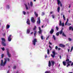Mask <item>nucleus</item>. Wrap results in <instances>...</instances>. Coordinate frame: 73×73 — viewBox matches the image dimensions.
Returning a JSON list of instances; mask_svg holds the SVG:
<instances>
[{"label":"nucleus","mask_w":73,"mask_h":73,"mask_svg":"<svg viewBox=\"0 0 73 73\" xmlns=\"http://www.w3.org/2000/svg\"><path fill=\"white\" fill-rule=\"evenodd\" d=\"M58 50H60L61 49V48H58Z\"/></svg>","instance_id":"obj_60"},{"label":"nucleus","mask_w":73,"mask_h":73,"mask_svg":"<svg viewBox=\"0 0 73 73\" xmlns=\"http://www.w3.org/2000/svg\"><path fill=\"white\" fill-rule=\"evenodd\" d=\"M59 34H60V33H59V32H57L56 33V36H59Z\"/></svg>","instance_id":"obj_32"},{"label":"nucleus","mask_w":73,"mask_h":73,"mask_svg":"<svg viewBox=\"0 0 73 73\" xmlns=\"http://www.w3.org/2000/svg\"><path fill=\"white\" fill-rule=\"evenodd\" d=\"M67 67H68V66H70V64L68 63H67Z\"/></svg>","instance_id":"obj_46"},{"label":"nucleus","mask_w":73,"mask_h":73,"mask_svg":"<svg viewBox=\"0 0 73 73\" xmlns=\"http://www.w3.org/2000/svg\"><path fill=\"white\" fill-rule=\"evenodd\" d=\"M51 63H52V66H54V61H51Z\"/></svg>","instance_id":"obj_17"},{"label":"nucleus","mask_w":73,"mask_h":73,"mask_svg":"<svg viewBox=\"0 0 73 73\" xmlns=\"http://www.w3.org/2000/svg\"><path fill=\"white\" fill-rule=\"evenodd\" d=\"M1 40H2L1 43L2 45L3 46H6V44L5 43V39L2 38H1Z\"/></svg>","instance_id":"obj_3"},{"label":"nucleus","mask_w":73,"mask_h":73,"mask_svg":"<svg viewBox=\"0 0 73 73\" xmlns=\"http://www.w3.org/2000/svg\"><path fill=\"white\" fill-rule=\"evenodd\" d=\"M63 19H64V20H66V18H65V16H64V15L63 16Z\"/></svg>","instance_id":"obj_34"},{"label":"nucleus","mask_w":73,"mask_h":73,"mask_svg":"<svg viewBox=\"0 0 73 73\" xmlns=\"http://www.w3.org/2000/svg\"><path fill=\"white\" fill-rule=\"evenodd\" d=\"M10 27V26L9 25H7L6 26V29H9Z\"/></svg>","instance_id":"obj_18"},{"label":"nucleus","mask_w":73,"mask_h":73,"mask_svg":"<svg viewBox=\"0 0 73 73\" xmlns=\"http://www.w3.org/2000/svg\"><path fill=\"white\" fill-rule=\"evenodd\" d=\"M6 8L7 9H10V6H9V5H7Z\"/></svg>","instance_id":"obj_21"},{"label":"nucleus","mask_w":73,"mask_h":73,"mask_svg":"<svg viewBox=\"0 0 73 73\" xmlns=\"http://www.w3.org/2000/svg\"><path fill=\"white\" fill-rule=\"evenodd\" d=\"M7 60L8 61H9V58H6L4 59V61L3 63V60H1V64H0V66H4L7 63Z\"/></svg>","instance_id":"obj_1"},{"label":"nucleus","mask_w":73,"mask_h":73,"mask_svg":"<svg viewBox=\"0 0 73 73\" xmlns=\"http://www.w3.org/2000/svg\"><path fill=\"white\" fill-rule=\"evenodd\" d=\"M68 7H69V8H70V7H71V4L69 5V6Z\"/></svg>","instance_id":"obj_55"},{"label":"nucleus","mask_w":73,"mask_h":73,"mask_svg":"<svg viewBox=\"0 0 73 73\" xmlns=\"http://www.w3.org/2000/svg\"><path fill=\"white\" fill-rule=\"evenodd\" d=\"M36 26H35L34 27L33 29V31H35L36 29Z\"/></svg>","instance_id":"obj_29"},{"label":"nucleus","mask_w":73,"mask_h":73,"mask_svg":"<svg viewBox=\"0 0 73 73\" xmlns=\"http://www.w3.org/2000/svg\"><path fill=\"white\" fill-rule=\"evenodd\" d=\"M52 53L53 55L51 54V56L53 57V58H54L55 56V55H56V52H55V51H52Z\"/></svg>","instance_id":"obj_6"},{"label":"nucleus","mask_w":73,"mask_h":73,"mask_svg":"<svg viewBox=\"0 0 73 73\" xmlns=\"http://www.w3.org/2000/svg\"><path fill=\"white\" fill-rule=\"evenodd\" d=\"M31 30L29 29H27V34H29L30 33Z\"/></svg>","instance_id":"obj_12"},{"label":"nucleus","mask_w":73,"mask_h":73,"mask_svg":"<svg viewBox=\"0 0 73 73\" xmlns=\"http://www.w3.org/2000/svg\"><path fill=\"white\" fill-rule=\"evenodd\" d=\"M53 37L54 38V40H56V37H55V36L54 35H53Z\"/></svg>","instance_id":"obj_36"},{"label":"nucleus","mask_w":73,"mask_h":73,"mask_svg":"<svg viewBox=\"0 0 73 73\" xmlns=\"http://www.w3.org/2000/svg\"><path fill=\"white\" fill-rule=\"evenodd\" d=\"M48 66L49 67H50V66H51V62L50 61H49Z\"/></svg>","instance_id":"obj_15"},{"label":"nucleus","mask_w":73,"mask_h":73,"mask_svg":"<svg viewBox=\"0 0 73 73\" xmlns=\"http://www.w3.org/2000/svg\"><path fill=\"white\" fill-rule=\"evenodd\" d=\"M39 31H41V28L40 27H39Z\"/></svg>","instance_id":"obj_57"},{"label":"nucleus","mask_w":73,"mask_h":73,"mask_svg":"<svg viewBox=\"0 0 73 73\" xmlns=\"http://www.w3.org/2000/svg\"><path fill=\"white\" fill-rule=\"evenodd\" d=\"M55 49H56V50H57V49H58V47L57 46H56L55 47Z\"/></svg>","instance_id":"obj_49"},{"label":"nucleus","mask_w":73,"mask_h":73,"mask_svg":"<svg viewBox=\"0 0 73 73\" xmlns=\"http://www.w3.org/2000/svg\"><path fill=\"white\" fill-rule=\"evenodd\" d=\"M49 46L50 48V50H52V47H51V46H50V45Z\"/></svg>","instance_id":"obj_42"},{"label":"nucleus","mask_w":73,"mask_h":73,"mask_svg":"<svg viewBox=\"0 0 73 73\" xmlns=\"http://www.w3.org/2000/svg\"><path fill=\"white\" fill-rule=\"evenodd\" d=\"M63 32V31L62 30H61L60 31L59 34L60 35H61V34H62V33Z\"/></svg>","instance_id":"obj_27"},{"label":"nucleus","mask_w":73,"mask_h":73,"mask_svg":"<svg viewBox=\"0 0 73 73\" xmlns=\"http://www.w3.org/2000/svg\"><path fill=\"white\" fill-rule=\"evenodd\" d=\"M36 33H37V32H36V31H34V35L35 37L36 36Z\"/></svg>","instance_id":"obj_26"},{"label":"nucleus","mask_w":73,"mask_h":73,"mask_svg":"<svg viewBox=\"0 0 73 73\" xmlns=\"http://www.w3.org/2000/svg\"><path fill=\"white\" fill-rule=\"evenodd\" d=\"M54 32V29H51V31H50V34H53Z\"/></svg>","instance_id":"obj_10"},{"label":"nucleus","mask_w":73,"mask_h":73,"mask_svg":"<svg viewBox=\"0 0 73 73\" xmlns=\"http://www.w3.org/2000/svg\"><path fill=\"white\" fill-rule=\"evenodd\" d=\"M37 19V24H38V25H40V24L41 23V20L40 19V17H38Z\"/></svg>","instance_id":"obj_4"},{"label":"nucleus","mask_w":73,"mask_h":73,"mask_svg":"<svg viewBox=\"0 0 73 73\" xmlns=\"http://www.w3.org/2000/svg\"><path fill=\"white\" fill-rule=\"evenodd\" d=\"M49 50L48 49H47V54H49Z\"/></svg>","instance_id":"obj_33"},{"label":"nucleus","mask_w":73,"mask_h":73,"mask_svg":"<svg viewBox=\"0 0 73 73\" xmlns=\"http://www.w3.org/2000/svg\"><path fill=\"white\" fill-rule=\"evenodd\" d=\"M25 5L27 10H28L29 9H30V6L29 3H28V4L27 3L25 4Z\"/></svg>","instance_id":"obj_2"},{"label":"nucleus","mask_w":73,"mask_h":73,"mask_svg":"<svg viewBox=\"0 0 73 73\" xmlns=\"http://www.w3.org/2000/svg\"><path fill=\"white\" fill-rule=\"evenodd\" d=\"M53 12V11H51L50 13V14H52Z\"/></svg>","instance_id":"obj_56"},{"label":"nucleus","mask_w":73,"mask_h":73,"mask_svg":"<svg viewBox=\"0 0 73 73\" xmlns=\"http://www.w3.org/2000/svg\"><path fill=\"white\" fill-rule=\"evenodd\" d=\"M68 41H72V39H71V38H68Z\"/></svg>","instance_id":"obj_40"},{"label":"nucleus","mask_w":73,"mask_h":73,"mask_svg":"<svg viewBox=\"0 0 73 73\" xmlns=\"http://www.w3.org/2000/svg\"><path fill=\"white\" fill-rule=\"evenodd\" d=\"M73 62L71 64V66H73Z\"/></svg>","instance_id":"obj_62"},{"label":"nucleus","mask_w":73,"mask_h":73,"mask_svg":"<svg viewBox=\"0 0 73 73\" xmlns=\"http://www.w3.org/2000/svg\"><path fill=\"white\" fill-rule=\"evenodd\" d=\"M7 55L8 56V57H10L11 56V54H10V53H9V51L8 50H7Z\"/></svg>","instance_id":"obj_13"},{"label":"nucleus","mask_w":73,"mask_h":73,"mask_svg":"<svg viewBox=\"0 0 73 73\" xmlns=\"http://www.w3.org/2000/svg\"><path fill=\"white\" fill-rule=\"evenodd\" d=\"M22 13H23V15H26V14H27L26 12H25V11H23L22 12Z\"/></svg>","instance_id":"obj_22"},{"label":"nucleus","mask_w":73,"mask_h":73,"mask_svg":"<svg viewBox=\"0 0 73 73\" xmlns=\"http://www.w3.org/2000/svg\"><path fill=\"white\" fill-rule=\"evenodd\" d=\"M27 23L28 25H30V21L29 19H27Z\"/></svg>","instance_id":"obj_14"},{"label":"nucleus","mask_w":73,"mask_h":73,"mask_svg":"<svg viewBox=\"0 0 73 73\" xmlns=\"http://www.w3.org/2000/svg\"><path fill=\"white\" fill-rule=\"evenodd\" d=\"M50 71H46V72H45V73H50Z\"/></svg>","instance_id":"obj_35"},{"label":"nucleus","mask_w":73,"mask_h":73,"mask_svg":"<svg viewBox=\"0 0 73 73\" xmlns=\"http://www.w3.org/2000/svg\"><path fill=\"white\" fill-rule=\"evenodd\" d=\"M30 6L31 7L33 6V3L32 2H31L30 4Z\"/></svg>","instance_id":"obj_23"},{"label":"nucleus","mask_w":73,"mask_h":73,"mask_svg":"<svg viewBox=\"0 0 73 73\" xmlns=\"http://www.w3.org/2000/svg\"><path fill=\"white\" fill-rule=\"evenodd\" d=\"M49 38V36H48L47 37V38H46V40H48Z\"/></svg>","instance_id":"obj_47"},{"label":"nucleus","mask_w":73,"mask_h":73,"mask_svg":"<svg viewBox=\"0 0 73 73\" xmlns=\"http://www.w3.org/2000/svg\"><path fill=\"white\" fill-rule=\"evenodd\" d=\"M66 61L68 62L69 61V59H67V60H66Z\"/></svg>","instance_id":"obj_48"},{"label":"nucleus","mask_w":73,"mask_h":73,"mask_svg":"<svg viewBox=\"0 0 73 73\" xmlns=\"http://www.w3.org/2000/svg\"><path fill=\"white\" fill-rule=\"evenodd\" d=\"M34 14L36 16V17H37V13H36V12H34Z\"/></svg>","instance_id":"obj_41"},{"label":"nucleus","mask_w":73,"mask_h":73,"mask_svg":"<svg viewBox=\"0 0 73 73\" xmlns=\"http://www.w3.org/2000/svg\"><path fill=\"white\" fill-rule=\"evenodd\" d=\"M16 68V66H14L13 67V68L14 69H15Z\"/></svg>","instance_id":"obj_39"},{"label":"nucleus","mask_w":73,"mask_h":73,"mask_svg":"<svg viewBox=\"0 0 73 73\" xmlns=\"http://www.w3.org/2000/svg\"><path fill=\"white\" fill-rule=\"evenodd\" d=\"M70 25H71V24H70V23H68L67 24L68 26H70Z\"/></svg>","instance_id":"obj_50"},{"label":"nucleus","mask_w":73,"mask_h":73,"mask_svg":"<svg viewBox=\"0 0 73 73\" xmlns=\"http://www.w3.org/2000/svg\"><path fill=\"white\" fill-rule=\"evenodd\" d=\"M45 58H47V57H48V56H47V55H45Z\"/></svg>","instance_id":"obj_53"},{"label":"nucleus","mask_w":73,"mask_h":73,"mask_svg":"<svg viewBox=\"0 0 73 73\" xmlns=\"http://www.w3.org/2000/svg\"><path fill=\"white\" fill-rule=\"evenodd\" d=\"M40 38H41V39L43 40H44V36H40Z\"/></svg>","instance_id":"obj_28"},{"label":"nucleus","mask_w":73,"mask_h":73,"mask_svg":"<svg viewBox=\"0 0 73 73\" xmlns=\"http://www.w3.org/2000/svg\"><path fill=\"white\" fill-rule=\"evenodd\" d=\"M71 62H72V61H69L68 62H67V63H71Z\"/></svg>","instance_id":"obj_52"},{"label":"nucleus","mask_w":73,"mask_h":73,"mask_svg":"<svg viewBox=\"0 0 73 73\" xmlns=\"http://www.w3.org/2000/svg\"><path fill=\"white\" fill-rule=\"evenodd\" d=\"M12 35H10L8 37V40L10 42L11 41V40H12Z\"/></svg>","instance_id":"obj_8"},{"label":"nucleus","mask_w":73,"mask_h":73,"mask_svg":"<svg viewBox=\"0 0 73 73\" xmlns=\"http://www.w3.org/2000/svg\"><path fill=\"white\" fill-rule=\"evenodd\" d=\"M67 23H68V22H66L65 23V25L66 26L67 25Z\"/></svg>","instance_id":"obj_54"},{"label":"nucleus","mask_w":73,"mask_h":73,"mask_svg":"<svg viewBox=\"0 0 73 73\" xmlns=\"http://www.w3.org/2000/svg\"><path fill=\"white\" fill-rule=\"evenodd\" d=\"M56 29L57 31H58V29H59V28H58V27L57 26L56 27Z\"/></svg>","instance_id":"obj_31"},{"label":"nucleus","mask_w":73,"mask_h":73,"mask_svg":"<svg viewBox=\"0 0 73 73\" xmlns=\"http://www.w3.org/2000/svg\"><path fill=\"white\" fill-rule=\"evenodd\" d=\"M61 24H62V22H61V21H60V23L59 24V25H60V26H61Z\"/></svg>","instance_id":"obj_25"},{"label":"nucleus","mask_w":73,"mask_h":73,"mask_svg":"<svg viewBox=\"0 0 73 73\" xmlns=\"http://www.w3.org/2000/svg\"><path fill=\"white\" fill-rule=\"evenodd\" d=\"M37 42V39H34L32 41V44L34 45H36V42Z\"/></svg>","instance_id":"obj_5"},{"label":"nucleus","mask_w":73,"mask_h":73,"mask_svg":"<svg viewBox=\"0 0 73 73\" xmlns=\"http://www.w3.org/2000/svg\"><path fill=\"white\" fill-rule=\"evenodd\" d=\"M61 25H62V27H64V23H62Z\"/></svg>","instance_id":"obj_43"},{"label":"nucleus","mask_w":73,"mask_h":73,"mask_svg":"<svg viewBox=\"0 0 73 73\" xmlns=\"http://www.w3.org/2000/svg\"><path fill=\"white\" fill-rule=\"evenodd\" d=\"M68 52H69V51H70V49H68Z\"/></svg>","instance_id":"obj_61"},{"label":"nucleus","mask_w":73,"mask_h":73,"mask_svg":"<svg viewBox=\"0 0 73 73\" xmlns=\"http://www.w3.org/2000/svg\"><path fill=\"white\" fill-rule=\"evenodd\" d=\"M1 49H2V50H3V51H4V50H5V48H4V47H3V48H1Z\"/></svg>","instance_id":"obj_44"},{"label":"nucleus","mask_w":73,"mask_h":73,"mask_svg":"<svg viewBox=\"0 0 73 73\" xmlns=\"http://www.w3.org/2000/svg\"><path fill=\"white\" fill-rule=\"evenodd\" d=\"M16 73H20V71H17Z\"/></svg>","instance_id":"obj_45"},{"label":"nucleus","mask_w":73,"mask_h":73,"mask_svg":"<svg viewBox=\"0 0 73 73\" xmlns=\"http://www.w3.org/2000/svg\"><path fill=\"white\" fill-rule=\"evenodd\" d=\"M31 20L32 23H35V20L34 19V17H32L31 19Z\"/></svg>","instance_id":"obj_9"},{"label":"nucleus","mask_w":73,"mask_h":73,"mask_svg":"<svg viewBox=\"0 0 73 73\" xmlns=\"http://www.w3.org/2000/svg\"><path fill=\"white\" fill-rule=\"evenodd\" d=\"M45 15V13L43 12H42V16H44V15Z\"/></svg>","instance_id":"obj_37"},{"label":"nucleus","mask_w":73,"mask_h":73,"mask_svg":"<svg viewBox=\"0 0 73 73\" xmlns=\"http://www.w3.org/2000/svg\"><path fill=\"white\" fill-rule=\"evenodd\" d=\"M59 46L62 48H65V45L61 44H60Z\"/></svg>","instance_id":"obj_11"},{"label":"nucleus","mask_w":73,"mask_h":73,"mask_svg":"<svg viewBox=\"0 0 73 73\" xmlns=\"http://www.w3.org/2000/svg\"><path fill=\"white\" fill-rule=\"evenodd\" d=\"M66 62L63 61V64L64 66H66Z\"/></svg>","instance_id":"obj_19"},{"label":"nucleus","mask_w":73,"mask_h":73,"mask_svg":"<svg viewBox=\"0 0 73 73\" xmlns=\"http://www.w3.org/2000/svg\"><path fill=\"white\" fill-rule=\"evenodd\" d=\"M52 17L53 19H54L56 17V16L54 15H52Z\"/></svg>","instance_id":"obj_24"},{"label":"nucleus","mask_w":73,"mask_h":73,"mask_svg":"<svg viewBox=\"0 0 73 73\" xmlns=\"http://www.w3.org/2000/svg\"><path fill=\"white\" fill-rule=\"evenodd\" d=\"M60 59H61V56H60Z\"/></svg>","instance_id":"obj_64"},{"label":"nucleus","mask_w":73,"mask_h":73,"mask_svg":"<svg viewBox=\"0 0 73 73\" xmlns=\"http://www.w3.org/2000/svg\"><path fill=\"white\" fill-rule=\"evenodd\" d=\"M62 36H64V37H66V35L65 34V33H63L62 34Z\"/></svg>","instance_id":"obj_20"},{"label":"nucleus","mask_w":73,"mask_h":73,"mask_svg":"<svg viewBox=\"0 0 73 73\" xmlns=\"http://www.w3.org/2000/svg\"><path fill=\"white\" fill-rule=\"evenodd\" d=\"M68 21H69V20H68V19H67V21H66V22H67L68 23Z\"/></svg>","instance_id":"obj_59"},{"label":"nucleus","mask_w":73,"mask_h":73,"mask_svg":"<svg viewBox=\"0 0 73 73\" xmlns=\"http://www.w3.org/2000/svg\"><path fill=\"white\" fill-rule=\"evenodd\" d=\"M38 32H39V34H41V33H42V31L39 30V31H38Z\"/></svg>","instance_id":"obj_30"},{"label":"nucleus","mask_w":73,"mask_h":73,"mask_svg":"<svg viewBox=\"0 0 73 73\" xmlns=\"http://www.w3.org/2000/svg\"><path fill=\"white\" fill-rule=\"evenodd\" d=\"M71 49H72V50H73V46H72Z\"/></svg>","instance_id":"obj_58"},{"label":"nucleus","mask_w":73,"mask_h":73,"mask_svg":"<svg viewBox=\"0 0 73 73\" xmlns=\"http://www.w3.org/2000/svg\"><path fill=\"white\" fill-rule=\"evenodd\" d=\"M58 13H59V12H60V7H59V6H58V9H57Z\"/></svg>","instance_id":"obj_16"},{"label":"nucleus","mask_w":73,"mask_h":73,"mask_svg":"<svg viewBox=\"0 0 73 73\" xmlns=\"http://www.w3.org/2000/svg\"><path fill=\"white\" fill-rule=\"evenodd\" d=\"M57 1L58 3V5H59H59H60V7H62V5L61 4V1H60V0H57Z\"/></svg>","instance_id":"obj_7"},{"label":"nucleus","mask_w":73,"mask_h":73,"mask_svg":"<svg viewBox=\"0 0 73 73\" xmlns=\"http://www.w3.org/2000/svg\"><path fill=\"white\" fill-rule=\"evenodd\" d=\"M33 32H32L31 33V35H32V34H33Z\"/></svg>","instance_id":"obj_63"},{"label":"nucleus","mask_w":73,"mask_h":73,"mask_svg":"<svg viewBox=\"0 0 73 73\" xmlns=\"http://www.w3.org/2000/svg\"><path fill=\"white\" fill-rule=\"evenodd\" d=\"M4 57V54H2L1 55V58H3Z\"/></svg>","instance_id":"obj_38"},{"label":"nucleus","mask_w":73,"mask_h":73,"mask_svg":"<svg viewBox=\"0 0 73 73\" xmlns=\"http://www.w3.org/2000/svg\"><path fill=\"white\" fill-rule=\"evenodd\" d=\"M49 44L50 45H52V44L51 42H50V41H49Z\"/></svg>","instance_id":"obj_51"}]
</instances>
